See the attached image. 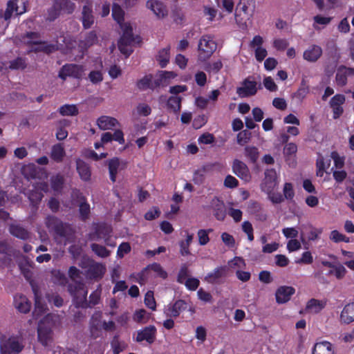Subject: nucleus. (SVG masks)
I'll list each match as a JSON object with an SVG mask.
<instances>
[{
  "label": "nucleus",
  "mask_w": 354,
  "mask_h": 354,
  "mask_svg": "<svg viewBox=\"0 0 354 354\" xmlns=\"http://www.w3.org/2000/svg\"><path fill=\"white\" fill-rule=\"evenodd\" d=\"M68 290L70 292V294L73 297V299L76 304L77 301H79L80 299H82L77 297V294L80 293V292H82V294L84 295V291L87 290L85 288L84 283L81 281H76L75 284L68 285Z\"/></svg>",
  "instance_id": "obj_31"
},
{
  "label": "nucleus",
  "mask_w": 354,
  "mask_h": 354,
  "mask_svg": "<svg viewBox=\"0 0 354 354\" xmlns=\"http://www.w3.org/2000/svg\"><path fill=\"white\" fill-rule=\"evenodd\" d=\"M252 133L248 130H243L240 131L236 136L237 143L243 146L250 140Z\"/></svg>",
  "instance_id": "obj_47"
},
{
  "label": "nucleus",
  "mask_w": 354,
  "mask_h": 354,
  "mask_svg": "<svg viewBox=\"0 0 354 354\" xmlns=\"http://www.w3.org/2000/svg\"><path fill=\"white\" fill-rule=\"evenodd\" d=\"M46 306L41 301V298L35 292V309L32 314L35 318L41 316L46 311Z\"/></svg>",
  "instance_id": "obj_38"
},
{
  "label": "nucleus",
  "mask_w": 354,
  "mask_h": 354,
  "mask_svg": "<svg viewBox=\"0 0 354 354\" xmlns=\"http://www.w3.org/2000/svg\"><path fill=\"white\" fill-rule=\"evenodd\" d=\"M330 157L334 161V165L336 168L342 169L344 165V158L340 156L336 151H333L330 153Z\"/></svg>",
  "instance_id": "obj_59"
},
{
  "label": "nucleus",
  "mask_w": 354,
  "mask_h": 354,
  "mask_svg": "<svg viewBox=\"0 0 354 354\" xmlns=\"http://www.w3.org/2000/svg\"><path fill=\"white\" fill-rule=\"evenodd\" d=\"M111 348H113V354H120L124 348V346L121 344V342L119 341L118 336L115 335L111 342Z\"/></svg>",
  "instance_id": "obj_60"
},
{
  "label": "nucleus",
  "mask_w": 354,
  "mask_h": 354,
  "mask_svg": "<svg viewBox=\"0 0 354 354\" xmlns=\"http://www.w3.org/2000/svg\"><path fill=\"white\" fill-rule=\"evenodd\" d=\"M145 304L147 308L152 310H155L156 308V302L153 297V292L151 290L147 292L145 296Z\"/></svg>",
  "instance_id": "obj_53"
},
{
  "label": "nucleus",
  "mask_w": 354,
  "mask_h": 354,
  "mask_svg": "<svg viewBox=\"0 0 354 354\" xmlns=\"http://www.w3.org/2000/svg\"><path fill=\"white\" fill-rule=\"evenodd\" d=\"M299 264H311L313 262V257L310 251L304 252L301 257L295 261Z\"/></svg>",
  "instance_id": "obj_62"
},
{
  "label": "nucleus",
  "mask_w": 354,
  "mask_h": 354,
  "mask_svg": "<svg viewBox=\"0 0 354 354\" xmlns=\"http://www.w3.org/2000/svg\"><path fill=\"white\" fill-rule=\"evenodd\" d=\"M122 28L123 33L118 41V46L120 53L127 57L133 53L131 45L135 41V38L130 24H124Z\"/></svg>",
  "instance_id": "obj_3"
},
{
  "label": "nucleus",
  "mask_w": 354,
  "mask_h": 354,
  "mask_svg": "<svg viewBox=\"0 0 354 354\" xmlns=\"http://www.w3.org/2000/svg\"><path fill=\"white\" fill-rule=\"evenodd\" d=\"M170 46H167L158 51L156 56V60L158 62L161 68H165L169 62Z\"/></svg>",
  "instance_id": "obj_34"
},
{
  "label": "nucleus",
  "mask_w": 354,
  "mask_h": 354,
  "mask_svg": "<svg viewBox=\"0 0 354 354\" xmlns=\"http://www.w3.org/2000/svg\"><path fill=\"white\" fill-rule=\"evenodd\" d=\"M213 231L212 229H201L197 232L198 244L205 245L209 242V234Z\"/></svg>",
  "instance_id": "obj_43"
},
{
  "label": "nucleus",
  "mask_w": 354,
  "mask_h": 354,
  "mask_svg": "<svg viewBox=\"0 0 354 354\" xmlns=\"http://www.w3.org/2000/svg\"><path fill=\"white\" fill-rule=\"evenodd\" d=\"M217 204L214 207V215L218 221H223L225 218V209L224 203L216 198Z\"/></svg>",
  "instance_id": "obj_40"
},
{
  "label": "nucleus",
  "mask_w": 354,
  "mask_h": 354,
  "mask_svg": "<svg viewBox=\"0 0 354 354\" xmlns=\"http://www.w3.org/2000/svg\"><path fill=\"white\" fill-rule=\"evenodd\" d=\"M265 178L261 184V189L266 192H270L277 184V173L275 169H269L265 171Z\"/></svg>",
  "instance_id": "obj_14"
},
{
  "label": "nucleus",
  "mask_w": 354,
  "mask_h": 354,
  "mask_svg": "<svg viewBox=\"0 0 354 354\" xmlns=\"http://www.w3.org/2000/svg\"><path fill=\"white\" fill-rule=\"evenodd\" d=\"M146 6L150 9L158 18H163L167 15V9L166 6L160 1L149 0Z\"/></svg>",
  "instance_id": "obj_20"
},
{
  "label": "nucleus",
  "mask_w": 354,
  "mask_h": 354,
  "mask_svg": "<svg viewBox=\"0 0 354 354\" xmlns=\"http://www.w3.org/2000/svg\"><path fill=\"white\" fill-rule=\"evenodd\" d=\"M228 268L225 266H221L216 268L212 272H209L204 278V280L208 283L220 284L221 279L227 276Z\"/></svg>",
  "instance_id": "obj_11"
},
{
  "label": "nucleus",
  "mask_w": 354,
  "mask_h": 354,
  "mask_svg": "<svg viewBox=\"0 0 354 354\" xmlns=\"http://www.w3.org/2000/svg\"><path fill=\"white\" fill-rule=\"evenodd\" d=\"M348 76H354V68L339 66L335 75L337 84L341 86H345Z\"/></svg>",
  "instance_id": "obj_15"
},
{
  "label": "nucleus",
  "mask_w": 354,
  "mask_h": 354,
  "mask_svg": "<svg viewBox=\"0 0 354 354\" xmlns=\"http://www.w3.org/2000/svg\"><path fill=\"white\" fill-rule=\"evenodd\" d=\"M183 283L189 290L194 291L198 288L200 281L196 278L192 277L187 279Z\"/></svg>",
  "instance_id": "obj_61"
},
{
  "label": "nucleus",
  "mask_w": 354,
  "mask_h": 354,
  "mask_svg": "<svg viewBox=\"0 0 354 354\" xmlns=\"http://www.w3.org/2000/svg\"><path fill=\"white\" fill-rule=\"evenodd\" d=\"M82 23L84 29L90 28L95 21L93 9L91 6L84 5L82 11Z\"/></svg>",
  "instance_id": "obj_22"
},
{
  "label": "nucleus",
  "mask_w": 354,
  "mask_h": 354,
  "mask_svg": "<svg viewBox=\"0 0 354 354\" xmlns=\"http://www.w3.org/2000/svg\"><path fill=\"white\" fill-rule=\"evenodd\" d=\"M15 7L17 15H21L27 10V1L26 0H12Z\"/></svg>",
  "instance_id": "obj_54"
},
{
  "label": "nucleus",
  "mask_w": 354,
  "mask_h": 354,
  "mask_svg": "<svg viewBox=\"0 0 354 354\" xmlns=\"http://www.w3.org/2000/svg\"><path fill=\"white\" fill-rule=\"evenodd\" d=\"M330 239L335 243L345 242L349 243L350 238L340 233L339 231L334 230L330 234Z\"/></svg>",
  "instance_id": "obj_48"
},
{
  "label": "nucleus",
  "mask_w": 354,
  "mask_h": 354,
  "mask_svg": "<svg viewBox=\"0 0 354 354\" xmlns=\"http://www.w3.org/2000/svg\"><path fill=\"white\" fill-rule=\"evenodd\" d=\"M151 80H152L151 75H145L144 77H142V79L139 80L137 82V83H136L137 87L141 91H145V90L150 88Z\"/></svg>",
  "instance_id": "obj_56"
},
{
  "label": "nucleus",
  "mask_w": 354,
  "mask_h": 354,
  "mask_svg": "<svg viewBox=\"0 0 354 354\" xmlns=\"http://www.w3.org/2000/svg\"><path fill=\"white\" fill-rule=\"evenodd\" d=\"M112 227L111 225L105 223H98L94 227L93 232L88 234V238L90 241H98L104 239L105 243L108 245L115 246V244H111L109 241L111 239L112 233Z\"/></svg>",
  "instance_id": "obj_4"
},
{
  "label": "nucleus",
  "mask_w": 354,
  "mask_h": 354,
  "mask_svg": "<svg viewBox=\"0 0 354 354\" xmlns=\"http://www.w3.org/2000/svg\"><path fill=\"white\" fill-rule=\"evenodd\" d=\"M8 347L12 352L17 354L23 350L24 345L16 339H10Z\"/></svg>",
  "instance_id": "obj_57"
},
{
  "label": "nucleus",
  "mask_w": 354,
  "mask_h": 354,
  "mask_svg": "<svg viewBox=\"0 0 354 354\" xmlns=\"http://www.w3.org/2000/svg\"><path fill=\"white\" fill-rule=\"evenodd\" d=\"M65 156V151L62 144H57L53 146L50 153V158L56 162L62 161Z\"/></svg>",
  "instance_id": "obj_36"
},
{
  "label": "nucleus",
  "mask_w": 354,
  "mask_h": 354,
  "mask_svg": "<svg viewBox=\"0 0 354 354\" xmlns=\"http://www.w3.org/2000/svg\"><path fill=\"white\" fill-rule=\"evenodd\" d=\"M326 306V301L310 299L306 304V310L313 313H320Z\"/></svg>",
  "instance_id": "obj_27"
},
{
  "label": "nucleus",
  "mask_w": 354,
  "mask_h": 354,
  "mask_svg": "<svg viewBox=\"0 0 354 354\" xmlns=\"http://www.w3.org/2000/svg\"><path fill=\"white\" fill-rule=\"evenodd\" d=\"M92 251L98 257L102 258L108 257L111 252L107 250L104 246L99 245L97 243H92L91 245Z\"/></svg>",
  "instance_id": "obj_42"
},
{
  "label": "nucleus",
  "mask_w": 354,
  "mask_h": 354,
  "mask_svg": "<svg viewBox=\"0 0 354 354\" xmlns=\"http://www.w3.org/2000/svg\"><path fill=\"white\" fill-rule=\"evenodd\" d=\"M45 225L55 239L66 238L71 230V225L68 223L63 222L54 215H48L46 217Z\"/></svg>",
  "instance_id": "obj_1"
},
{
  "label": "nucleus",
  "mask_w": 354,
  "mask_h": 354,
  "mask_svg": "<svg viewBox=\"0 0 354 354\" xmlns=\"http://www.w3.org/2000/svg\"><path fill=\"white\" fill-rule=\"evenodd\" d=\"M97 42V36L94 30L88 32L82 41L83 46L85 48H89Z\"/></svg>",
  "instance_id": "obj_45"
},
{
  "label": "nucleus",
  "mask_w": 354,
  "mask_h": 354,
  "mask_svg": "<svg viewBox=\"0 0 354 354\" xmlns=\"http://www.w3.org/2000/svg\"><path fill=\"white\" fill-rule=\"evenodd\" d=\"M295 292V290L292 286H281L275 293L276 301L278 304H284L288 302L292 295Z\"/></svg>",
  "instance_id": "obj_18"
},
{
  "label": "nucleus",
  "mask_w": 354,
  "mask_h": 354,
  "mask_svg": "<svg viewBox=\"0 0 354 354\" xmlns=\"http://www.w3.org/2000/svg\"><path fill=\"white\" fill-rule=\"evenodd\" d=\"M14 304L15 308L22 313H28L30 310L31 304L26 297L20 295H17L14 298Z\"/></svg>",
  "instance_id": "obj_24"
},
{
  "label": "nucleus",
  "mask_w": 354,
  "mask_h": 354,
  "mask_svg": "<svg viewBox=\"0 0 354 354\" xmlns=\"http://www.w3.org/2000/svg\"><path fill=\"white\" fill-rule=\"evenodd\" d=\"M242 230L247 234L248 239L250 241L254 240V230L251 223L248 221H245L242 223Z\"/></svg>",
  "instance_id": "obj_58"
},
{
  "label": "nucleus",
  "mask_w": 354,
  "mask_h": 354,
  "mask_svg": "<svg viewBox=\"0 0 354 354\" xmlns=\"http://www.w3.org/2000/svg\"><path fill=\"white\" fill-rule=\"evenodd\" d=\"M340 321L346 324L354 322V302L349 303L344 307L340 314Z\"/></svg>",
  "instance_id": "obj_25"
},
{
  "label": "nucleus",
  "mask_w": 354,
  "mask_h": 354,
  "mask_svg": "<svg viewBox=\"0 0 354 354\" xmlns=\"http://www.w3.org/2000/svg\"><path fill=\"white\" fill-rule=\"evenodd\" d=\"M84 67L75 64H66L59 70L58 77L66 80L68 77L80 80L82 77Z\"/></svg>",
  "instance_id": "obj_5"
},
{
  "label": "nucleus",
  "mask_w": 354,
  "mask_h": 354,
  "mask_svg": "<svg viewBox=\"0 0 354 354\" xmlns=\"http://www.w3.org/2000/svg\"><path fill=\"white\" fill-rule=\"evenodd\" d=\"M64 183V177L60 174H57L51 178V187L54 191L58 192L62 190Z\"/></svg>",
  "instance_id": "obj_49"
},
{
  "label": "nucleus",
  "mask_w": 354,
  "mask_h": 354,
  "mask_svg": "<svg viewBox=\"0 0 354 354\" xmlns=\"http://www.w3.org/2000/svg\"><path fill=\"white\" fill-rule=\"evenodd\" d=\"M217 44L214 41L213 37L209 35H205L201 37L198 41V59L206 61L216 50Z\"/></svg>",
  "instance_id": "obj_2"
},
{
  "label": "nucleus",
  "mask_w": 354,
  "mask_h": 354,
  "mask_svg": "<svg viewBox=\"0 0 354 354\" xmlns=\"http://www.w3.org/2000/svg\"><path fill=\"white\" fill-rule=\"evenodd\" d=\"M26 44H27V45H39L37 47H35V48H33L32 50V51H34L35 53L43 52L46 54H50V53H52L57 50V47L55 44H48L46 41H42L40 40H35V41L28 40L27 41H26Z\"/></svg>",
  "instance_id": "obj_17"
},
{
  "label": "nucleus",
  "mask_w": 354,
  "mask_h": 354,
  "mask_svg": "<svg viewBox=\"0 0 354 354\" xmlns=\"http://www.w3.org/2000/svg\"><path fill=\"white\" fill-rule=\"evenodd\" d=\"M106 271L105 266L100 263L92 262L86 271L87 278L90 279H101Z\"/></svg>",
  "instance_id": "obj_13"
},
{
  "label": "nucleus",
  "mask_w": 354,
  "mask_h": 354,
  "mask_svg": "<svg viewBox=\"0 0 354 354\" xmlns=\"http://www.w3.org/2000/svg\"><path fill=\"white\" fill-rule=\"evenodd\" d=\"M187 308V303L183 299H178L170 303L164 308V313L168 317H178L181 313Z\"/></svg>",
  "instance_id": "obj_8"
},
{
  "label": "nucleus",
  "mask_w": 354,
  "mask_h": 354,
  "mask_svg": "<svg viewBox=\"0 0 354 354\" xmlns=\"http://www.w3.org/2000/svg\"><path fill=\"white\" fill-rule=\"evenodd\" d=\"M322 53V48L319 46L313 44L304 52L303 57L309 62H315L321 57Z\"/></svg>",
  "instance_id": "obj_19"
},
{
  "label": "nucleus",
  "mask_w": 354,
  "mask_h": 354,
  "mask_svg": "<svg viewBox=\"0 0 354 354\" xmlns=\"http://www.w3.org/2000/svg\"><path fill=\"white\" fill-rule=\"evenodd\" d=\"M223 184L225 187L233 189L239 186V181L235 177L229 174L225 178Z\"/></svg>",
  "instance_id": "obj_63"
},
{
  "label": "nucleus",
  "mask_w": 354,
  "mask_h": 354,
  "mask_svg": "<svg viewBox=\"0 0 354 354\" xmlns=\"http://www.w3.org/2000/svg\"><path fill=\"white\" fill-rule=\"evenodd\" d=\"M304 229L307 231V239L308 241H315L322 233V229H318L311 225L305 226Z\"/></svg>",
  "instance_id": "obj_44"
},
{
  "label": "nucleus",
  "mask_w": 354,
  "mask_h": 354,
  "mask_svg": "<svg viewBox=\"0 0 354 354\" xmlns=\"http://www.w3.org/2000/svg\"><path fill=\"white\" fill-rule=\"evenodd\" d=\"M332 19L333 18L330 17H324L320 15H317L313 17V21H314V24L313 25V28L315 30H319V28L317 26V24L324 25V26L328 25V24L330 23Z\"/></svg>",
  "instance_id": "obj_51"
},
{
  "label": "nucleus",
  "mask_w": 354,
  "mask_h": 354,
  "mask_svg": "<svg viewBox=\"0 0 354 354\" xmlns=\"http://www.w3.org/2000/svg\"><path fill=\"white\" fill-rule=\"evenodd\" d=\"M112 17L113 19L120 24L121 28L124 26V12L120 6L116 3H114L112 6Z\"/></svg>",
  "instance_id": "obj_35"
},
{
  "label": "nucleus",
  "mask_w": 354,
  "mask_h": 354,
  "mask_svg": "<svg viewBox=\"0 0 354 354\" xmlns=\"http://www.w3.org/2000/svg\"><path fill=\"white\" fill-rule=\"evenodd\" d=\"M189 274V270L186 263L182 264L177 275V282L183 283Z\"/></svg>",
  "instance_id": "obj_52"
},
{
  "label": "nucleus",
  "mask_w": 354,
  "mask_h": 354,
  "mask_svg": "<svg viewBox=\"0 0 354 354\" xmlns=\"http://www.w3.org/2000/svg\"><path fill=\"white\" fill-rule=\"evenodd\" d=\"M308 93L309 86L306 84V81L302 80L300 86L294 93L293 97L301 102Z\"/></svg>",
  "instance_id": "obj_41"
},
{
  "label": "nucleus",
  "mask_w": 354,
  "mask_h": 354,
  "mask_svg": "<svg viewBox=\"0 0 354 354\" xmlns=\"http://www.w3.org/2000/svg\"><path fill=\"white\" fill-rule=\"evenodd\" d=\"M232 169L233 173L241 180L245 183L251 180L252 176L248 165L239 159H234L232 162Z\"/></svg>",
  "instance_id": "obj_6"
},
{
  "label": "nucleus",
  "mask_w": 354,
  "mask_h": 354,
  "mask_svg": "<svg viewBox=\"0 0 354 354\" xmlns=\"http://www.w3.org/2000/svg\"><path fill=\"white\" fill-rule=\"evenodd\" d=\"M244 156L252 164H256L259 158V149L254 146L247 145L244 148Z\"/></svg>",
  "instance_id": "obj_29"
},
{
  "label": "nucleus",
  "mask_w": 354,
  "mask_h": 354,
  "mask_svg": "<svg viewBox=\"0 0 354 354\" xmlns=\"http://www.w3.org/2000/svg\"><path fill=\"white\" fill-rule=\"evenodd\" d=\"M118 120L112 117L103 115L100 117L97 120V124L100 129H111L116 126Z\"/></svg>",
  "instance_id": "obj_30"
},
{
  "label": "nucleus",
  "mask_w": 354,
  "mask_h": 354,
  "mask_svg": "<svg viewBox=\"0 0 354 354\" xmlns=\"http://www.w3.org/2000/svg\"><path fill=\"white\" fill-rule=\"evenodd\" d=\"M313 354H335L333 346L328 341L317 342L313 348Z\"/></svg>",
  "instance_id": "obj_26"
},
{
  "label": "nucleus",
  "mask_w": 354,
  "mask_h": 354,
  "mask_svg": "<svg viewBox=\"0 0 354 354\" xmlns=\"http://www.w3.org/2000/svg\"><path fill=\"white\" fill-rule=\"evenodd\" d=\"M68 5H70L71 7V10L69 12H72L74 3H71L69 0H55L53 6L48 10L46 20L49 21H55L59 16L63 7Z\"/></svg>",
  "instance_id": "obj_10"
},
{
  "label": "nucleus",
  "mask_w": 354,
  "mask_h": 354,
  "mask_svg": "<svg viewBox=\"0 0 354 354\" xmlns=\"http://www.w3.org/2000/svg\"><path fill=\"white\" fill-rule=\"evenodd\" d=\"M59 113L64 116H75L78 115L79 110L75 104H64L59 107Z\"/></svg>",
  "instance_id": "obj_39"
},
{
  "label": "nucleus",
  "mask_w": 354,
  "mask_h": 354,
  "mask_svg": "<svg viewBox=\"0 0 354 354\" xmlns=\"http://www.w3.org/2000/svg\"><path fill=\"white\" fill-rule=\"evenodd\" d=\"M156 335L157 329L156 326L149 325L137 331L135 341L138 343L146 341L149 344H152L156 339Z\"/></svg>",
  "instance_id": "obj_7"
},
{
  "label": "nucleus",
  "mask_w": 354,
  "mask_h": 354,
  "mask_svg": "<svg viewBox=\"0 0 354 354\" xmlns=\"http://www.w3.org/2000/svg\"><path fill=\"white\" fill-rule=\"evenodd\" d=\"M119 166L120 160L118 158H113L108 160L109 177L112 183H115L116 181Z\"/></svg>",
  "instance_id": "obj_33"
},
{
  "label": "nucleus",
  "mask_w": 354,
  "mask_h": 354,
  "mask_svg": "<svg viewBox=\"0 0 354 354\" xmlns=\"http://www.w3.org/2000/svg\"><path fill=\"white\" fill-rule=\"evenodd\" d=\"M44 197L42 192L39 190L33 189L30 191L28 195V199L30 202L32 209L34 212H37L39 207V205Z\"/></svg>",
  "instance_id": "obj_32"
},
{
  "label": "nucleus",
  "mask_w": 354,
  "mask_h": 354,
  "mask_svg": "<svg viewBox=\"0 0 354 354\" xmlns=\"http://www.w3.org/2000/svg\"><path fill=\"white\" fill-rule=\"evenodd\" d=\"M288 45L289 43L286 39H275L273 41V47L277 50H284Z\"/></svg>",
  "instance_id": "obj_64"
},
{
  "label": "nucleus",
  "mask_w": 354,
  "mask_h": 354,
  "mask_svg": "<svg viewBox=\"0 0 354 354\" xmlns=\"http://www.w3.org/2000/svg\"><path fill=\"white\" fill-rule=\"evenodd\" d=\"M26 62L24 58L18 57L10 62L9 68L12 70H24L26 68Z\"/></svg>",
  "instance_id": "obj_50"
},
{
  "label": "nucleus",
  "mask_w": 354,
  "mask_h": 354,
  "mask_svg": "<svg viewBox=\"0 0 354 354\" xmlns=\"http://www.w3.org/2000/svg\"><path fill=\"white\" fill-rule=\"evenodd\" d=\"M9 232L13 236L24 241H26L30 238V232L19 224H10L9 226Z\"/></svg>",
  "instance_id": "obj_23"
},
{
  "label": "nucleus",
  "mask_w": 354,
  "mask_h": 354,
  "mask_svg": "<svg viewBox=\"0 0 354 354\" xmlns=\"http://www.w3.org/2000/svg\"><path fill=\"white\" fill-rule=\"evenodd\" d=\"M76 169L80 178L85 182L89 181L91 176V168L86 162L78 158L76 160Z\"/></svg>",
  "instance_id": "obj_21"
},
{
  "label": "nucleus",
  "mask_w": 354,
  "mask_h": 354,
  "mask_svg": "<svg viewBox=\"0 0 354 354\" xmlns=\"http://www.w3.org/2000/svg\"><path fill=\"white\" fill-rule=\"evenodd\" d=\"M251 77L245 78L242 82V86L238 87L236 93L241 97H248L254 95L257 92V83L251 80Z\"/></svg>",
  "instance_id": "obj_9"
},
{
  "label": "nucleus",
  "mask_w": 354,
  "mask_h": 354,
  "mask_svg": "<svg viewBox=\"0 0 354 354\" xmlns=\"http://www.w3.org/2000/svg\"><path fill=\"white\" fill-rule=\"evenodd\" d=\"M88 290L84 291V294L82 295V298L77 301L76 307L82 308H91L99 304L100 301V292L95 290L89 296V301H87Z\"/></svg>",
  "instance_id": "obj_12"
},
{
  "label": "nucleus",
  "mask_w": 354,
  "mask_h": 354,
  "mask_svg": "<svg viewBox=\"0 0 354 354\" xmlns=\"http://www.w3.org/2000/svg\"><path fill=\"white\" fill-rule=\"evenodd\" d=\"M223 68V63L221 60H218L214 62H209L205 64L204 68L209 73L216 74Z\"/></svg>",
  "instance_id": "obj_46"
},
{
  "label": "nucleus",
  "mask_w": 354,
  "mask_h": 354,
  "mask_svg": "<svg viewBox=\"0 0 354 354\" xmlns=\"http://www.w3.org/2000/svg\"><path fill=\"white\" fill-rule=\"evenodd\" d=\"M80 216L82 221H86L90 214V205L86 201H82L79 207Z\"/></svg>",
  "instance_id": "obj_55"
},
{
  "label": "nucleus",
  "mask_w": 354,
  "mask_h": 354,
  "mask_svg": "<svg viewBox=\"0 0 354 354\" xmlns=\"http://www.w3.org/2000/svg\"><path fill=\"white\" fill-rule=\"evenodd\" d=\"M148 270H152L156 276L162 279H166L168 277L167 272L163 269L162 266L158 263H153L145 267L140 273V278L142 280L145 279Z\"/></svg>",
  "instance_id": "obj_16"
},
{
  "label": "nucleus",
  "mask_w": 354,
  "mask_h": 354,
  "mask_svg": "<svg viewBox=\"0 0 354 354\" xmlns=\"http://www.w3.org/2000/svg\"><path fill=\"white\" fill-rule=\"evenodd\" d=\"M182 98L178 95H172L169 97L167 106L168 109L173 111L174 113H178L181 108Z\"/></svg>",
  "instance_id": "obj_37"
},
{
  "label": "nucleus",
  "mask_w": 354,
  "mask_h": 354,
  "mask_svg": "<svg viewBox=\"0 0 354 354\" xmlns=\"http://www.w3.org/2000/svg\"><path fill=\"white\" fill-rule=\"evenodd\" d=\"M52 330L50 328L39 325L37 336L39 342L44 346H47L51 338Z\"/></svg>",
  "instance_id": "obj_28"
}]
</instances>
